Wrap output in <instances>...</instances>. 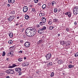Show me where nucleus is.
<instances>
[{
    "label": "nucleus",
    "mask_w": 78,
    "mask_h": 78,
    "mask_svg": "<svg viewBox=\"0 0 78 78\" xmlns=\"http://www.w3.org/2000/svg\"><path fill=\"white\" fill-rule=\"evenodd\" d=\"M26 34L29 37H31L32 36V34L31 31V29L30 27L28 28L26 30Z\"/></svg>",
    "instance_id": "obj_1"
},
{
    "label": "nucleus",
    "mask_w": 78,
    "mask_h": 78,
    "mask_svg": "<svg viewBox=\"0 0 78 78\" xmlns=\"http://www.w3.org/2000/svg\"><path fill=\"white\" fill-rule=\"evenodd\" d=\"M73 13L75 15H77L78 13V8L75 7L73 9Z\"/></svg>",
    "instance_id": "obj_2"
},
{
    "label": "nucleus",
    "mask_w": 78,
    "mask_h": 78,
    "mask_svg": "<svg viewBox=\"0 0 78 78\" xmlns=\"http://www.w3.org/2000/svg\"><path fill=\"white\" fill-rule=\"evenodd\" d=\"M30 31H31V33L32 34V36H33L36 34L37 31L36 30L34 29L33 28H30Z\"/></svg>",
    "instance_id": "obj_3"
},
{
    "label": "nucleus",
    "mask_w": 78,
    "mask_h": 78,
    "mask_svg": "<svg viewBox=\"0 0 78 78\" xmlns=\"http://www.w3.org/2000/svg\"><path fill=\"white\" fill-rule=\"evenodd\" d=\"M6 73L9 74V73H10L11 74H13V73H14V71H13L12 69H9L6 71Z\"/></svg>",
    "instance_id": "obj_4"
},
{
    "label": "nucleus",
    "mask_w": 78,
    "mask_h": 78,
    "mask_svg": "<svg viewBox=\"0 0 78 78\" xmlns=\"http://www.w3.org/2000/svg\"><path fill=\"white\" fill-rule=\"evenodd\" d=\"M45 57H46L47 60H48L51 58V54H48V55H46Z\"/></svg>",
    "instance_id": "obj_5"
},
{
    "label": "nucleus",
    "mask_w": 78,
    "mask_h": 78,
    "mask_svg": "<svg viewBox=\"0 0 78 78\" xmlns=\"http://www.w3.org/2000/svg\"><path fill=\"white\" fill-rule=\"evenodd\" d=\"M13 19H15V16H12L9 17L8 20L10 22H11V21Z\"/></svg>",
    "instance_id": "obj_6"
},
{
    "label": "nucleus",
    "mask_w": 78,
    "mask_h": 78,
    "mask_svg": "<svg viewBox=\"0 0 78 78\" xmlns=\"http://www.w3.org/2000/svg\"><path fill=\"white\" fill-rule=\"evenodd\" d=\"M28 7L27 6H25L23 8V12H27L28 11Z\"/></svg>",
    "instance_id": "obj_7"
},
{
    "label": "nucleus",
    "mask_w": 78,
    "mask_h": 78,
    "mask_svg": "<svg viewBox=\"0 0 78 78\" xmlns=\"http://www.w3.org/2000/svg\"><path fill=\"white\" fill-rule=\"evenodd\" d=\"M29 65V63L28 62H23L22 64V66L23 67H25V66H28Z\"/></svg>",
    "instance_id": "obj_8"
},
{
    "label": "nucleus",
    "mask_w": 78,
    "mask_h": 78,
    "mask_svg": "<svg viewBox=\"0 0 78 78\" xmlns=\"http://www.w3.org/2000/svg\"><path fill=\"white\" fill-rule=\"evenodd\" d=\"M30 45V43L29 42L27 41L24 44V45L26 47H28Z\"/></svg>",
    "instance_id": "obj_9"
},
{
    "label": "nucleus",
    "mask_w": 78,
    "mask_h": 78,
    "mask_svg": "<svg viewBox=\"0 0 78 78\" xmlns=\"http://www.w3.org/2000/svg\"><path fill=\"white\" fill-rule=\"evenodd\" d=\"M21 70V69L20 68H15V70L16 71V72H17L18 73H19V72H20Z\"/></svg>",
    "instance_id": "obj_10"
},
{
    "label": "nucleus",
    "mask_w": 78,
    "mask_h": 78,
    "mask_svg": "<svg viewBox=\"0 0 78 78\" xmlns=\"http://www.w3.org/2000/svg\"><path fill=\"white\" fill-rule=\"evenodd\" d=\"M65 44L66 46H69L70 44V41H68L66 42H65Z\"/></svg>",
    "instance_id": "obj_11"
},
{
    "label": "nucleus",
    "mask_w": 78,
    "mask_h": 78,
    "mask_svg": "<svg viewBox=\"0 0 78 78\" xmlns=\"http://www.w3.org/2000/svg\"><path fill=\"white\" fill-rule=\"evenodd\" d=\"M38 32L39 34H42V33H43V32H44V30L42 29H39Z\"/></svg>",
    "instance_id": "obj_12"
},
{
    "label": "nucleus",
    "mask_w": 78,
    "mask_h": 78,
    "mask_svg": "<svg viewBox=\"0 0 78 78\" xmlns=\"http://www.w3.org/2000/svg\"><path fill=\"white\" fill-rule=\"evenodd\" d=\"M25 18L26 20H28L30 19V16L28 15H25Z\"/></svg>",
    "instance_id": "obj_13"
},
{
    "label": "nucleus",
    "mask_w": 78,
    "mask_h": 78,
    "mask_svg": "<svg viewBox=\"0 0 78 78\" xmlns=\"http://www.w3.org/2000/svg\"><path fill=\"white\" fill-rule=\"evenodd\" d=\"M41 20L42 22H43L45 23L46 22V19L45 17H43L41 19Z\"/></svg>",
    "instance_id": "obj_14"
},
{
    "label": "nucleus",
    "mask_w": 78,
    "mask_h": 78,
    "mask_svg": "<svg viewBox=\"0 0 78 78\" xmlns=\"http://www.w3.org/2000/svg\"><path fill=\"white\" fill-rule=\"evenodd\" d=\"M58 64H62V63H63V61L62 60H60L58 61Z\"/></svg>",
    "instance_id": "obj_15"
},
{
    "label": "nucleus",
    "mask_w": 78,
    "mask_h": 78,
    "mask_svg": "<svg viewBox=\"0 0 78 78\" xmlns=\"http://www.w3.org/2000/svg\"><path fill=\"white\" fill-rule=\"evenodd\" d=\"M43 42V41L42 40H40L38 41L37 42V44H42Z\"/></svg>",
    "instance_id": "obj_16"
},
{
    "label": "nucleus",
    "mask_w": 78,
    "mask_h": 78,
    "mask_svg": "<svg viewBox=\"0 0 78 78\" xmlns=\"http://www.w3.org/2000/svg\"><path fill=\"white\" fill-rule=\"evenodd\" d=\"M40 25H45V23L43 21H42L40 23Z\"/></svg>",
    "instance_id": "obj_17"
},
{
    "label": "nucleus",
    "mask_w": 78,
    "mask_h": 78,
    "mask_svg": "<svg viewBox=\"0 0 78 78\" xmlns=\"http://www.w3.org/2000/svg\"><path fill=\"white\" fill-rule=\"evenodd\" d=\"M61 45H64L65 44H66V42L64 41H61L60 43Z\"/></svg>",
    "instance_id": "obj_18"
},
{
    "label": "nucleus",
    "mask_w": 78,
    "mask_h": 78,
    "mask_svg": "<svg viewBox=\"0 0 78 78\" xmlns=\"http://www.w3.org/2000/svg\"><path fill=\"white\" fill-rule=\"evenodd\" d=\"M74 67V66H73L72 65H69L68 66V67L70 69H71V68H73Z\"/></svg>",
    "instance_id": "obj_19"
},
{
    "label": "nucleus",
    "mask_w": 78,
    "mask_h": 78,
    "mask_svg": "<svg viewBox=\"0 0 78 78\" xmlns=\"http://www.w3.org/2000/svg\"><path fill=\"white\" fill-rule=\"evenodd\" d=\"M9 35L10 37H13V34H12V33H10Z\"/></svg>",
    "instance_id": "obj_20"
},
{
    "label": "nucleus",
    "mask_w": 78,
    "mask_h": 78,
    "mask_svg": "<svg viewBox=\"0 0 78 78\" xmlns=\"http://www.w3.org/2000/svg\"><path fill=\"white\" fill-rule=\"evenodd\" d=\"M42 9H45V8H46V5L44 4L43 5L42 7Z\"/></svg>",
    "instance_id": "obj_21"
},
{
    "label": "nucleus",
    "mask_w": 78,
    "mask_h": 78,
    "mask_svg": "<svg viewBox=\"0 0 78 78\" xmlns=\"http://www.w3.org/2000/svg\"><path fill=\"white\" fill-rule=\"evenodd\" d=\"M16 65H13L12 66H9V68H10V69H12V68L14 67H16Z\"/></svg>",
    "instance_id": "obj_22"
},
{
    "label": "nucleus",
    "mask_w": 78,
    "mask_h": 78,
    "mask_svg": "<svg viewBox=\"0 0 78 78\" xmlns=\"http://www.w3.org/2000/svg\"><path fill=\"white\" fill-rule=\"evenodd\" d=\"M40 17H42V16H44V13H41L39 14Z\"/></svg>",
    "instance_id": "obj_23"
},
{
    "label": "nucleus",
    "mask_w": 78,
    "mask_h": 78,
    "mask_svg": "<svg viewBox=\"0 0 78 78\" xmlns=\"http://www.w3.org/2000/svg\"><path fill=\"white\" fill-rule=\"evenodd\" d=\"M8 43L9 44H11L12 43V40H10L8 41Z\"/></svg>",
    "instance_id": "obj_24"
},
{
    "label": "nucleus",
    "mask_w": 78,
    "mask_h": 78,
    "mask_svg": "<svg viewBox=\"0 0 78 78\" xmlns=\"http://www.w3.org/2000/svg\"><path fill=\"white\" fill-rule=\"evenodd\" d=\"M23 59L22 58H19L18 59V61H20V62H21V61H22Z\"/></svg>",
    "instance_id": "obj_25"
},
{
    "label": "nucleus",
    "mask_w": 78,
    "mask_h": 78,
    "mask_svg": "<svg viewBox=\"0 0 78 78\" xmlns=\"http://www.w3.org/2000/svg\"><path fill=\"white\" fill-rule=\"evenodd\" d=\"M48 66H52L53 65V63H52V62H50L48 64Z\"/></svg>",
    "instance_id": "obj_26"
},
{
    "label": "nucleus",
    "mask_w": 78,
    "mask_h": 78,
    "mask_svg": "<svg viewBox=\"0 0 78 78\" xmlns=\"http://www.w3.org/2000/svg\"><path fill=\"white\" fill-rule=\"evenodd\" d=\"M54 27H53L52 26H51L50 27H49V28L50 29V30H53V28H54Z\"/></svg>",
    "instance_id": "obj_27"
},
{
    "label": "nucleus",
    "mask_w": 78,
    "mask_h": 78,
    "mask_svg": "<svg viewBox=\"0 0 78 78\" xmlns=\"http://www.w3.org/2000/svg\"><path fill=\"white\" fill-rule=\"evenodd\" d=\"M48 24L49 25H51L52 24V22L51 21H48Z\"/></svg>",
    "instance_id": "obj_28"
},
{
    "label": "nucleus",
    "mask_w": 78,
    "mask_h": 78,
    "mask_svg": "<svg viewBox=\"0 0 78 78\" xmlns=\"http://www.w3.org/2000/svg\"><path fill=\"white\" fill-rule=\"evenodd\" d=\"M41 29L42 30H46V27L45 26L43 27Z\"/></svg>",
    "instance_id": "obj_29"
},
{
    "label": "nucleus",
    "mask_w": 78,
    "mask_h": 78,
    "mask_svg": "<svg viewBox=\"0 0 78 78\" xmlns=\"http://www.w3.org/2000/svg\"><path fill=\"white\" fill-rule=\"evenodd\" d=\"M53 76H54V73L52 72L51 74V77H52Z\"/></svg>",
    "instance_id": "obj_30"
},
{
    "label": "nucleus",
    "mask_w": 78,
    "mask_h": 78,
    "mask_svg": "<svg viewBox=\"0 0 78 78\" xmlns=\"http://www.w3.org/2000/svg\"><path fill=\"white\" fill-rule=\"evenodd\" d=\"M68 17H71V14H70V12H69L68 14Z\"/></svg>",
    "instance_id": "obj_31"
},
{
    "label": "nucleus",
    "mask_w": 78,
    "mask_h": 78,
    "mask_svg": "<svg viewBox=\"0 0 78 78\" xmlns=\"http://www.w3.org/2000/svg\"><path fill=\"white\" fill-rule=\"evenodd\" d=\"M32 11H33V12H35L36 11V10H35L34 8H33L32 9Z\"/></svg>",
    "instance_id": "obj_32"
},
{
    "label": "nucleus",
    "mask_w": 78,
    "mask_h": 78,
    "mask_svg": "<svg viewBox=\"0 0 78 78\" xmlns=\"http://www.w3.org/2000/svg\"><path fill=\"white\" fill-rule=\"evenodd\" d=\"M38 1H39V0H34V1L35 3H37V2H38Z\"/></svg>",
    "instance_id": "obj_33"
},
{
    "label": "nucleus",
    "mask_w": 78,
    "mask_h": 78,
    "mask_svg": "<svg viewBox=\"0 0 78 78\" xmlns=\"http://www.w3.org/2000/svg\"><path fill=\"white\" fill-rule=\"evenodd\" d=\"M55 3H56V2H54V1H53L52 2V6L54 5L55 4Z\"/></svg>",
    "instance_id": "obj_34"
},
{
    "label": "nucleus",
    "mask_w": 78,
    "mask_h": 78,
    "mask_svg": "<svg viewBox=\"0 0 78 78\" xmlns=\"http://www.w3.org/2000/svg\"><path fill=\"white\" fill-rule=\"evenodd\" d=\"M57 11H58V10H57V9H54V12H57Z\"/></svg>",
    "instance_id": "obj_35"
},
{
    "label": "nucleus",
    "mask_w": 78,
    "mask_h": 78,
    "mask_svg": "<svg viewBox=\"0 0 78 78\" xmlns=\"http://www.w3.org/2000/svg\"><path fill=\"white\" fill-rule=\"evenodd\" d=\"M6 54V53H5V52L4 51H3V54H2V56H5V55Z\"/></svg>",
    "instance_id": "obj_36"
},
{
    "label": "nucleus",
    "mask_w": 78,
    "mask_h": 78,
    "mask_svg": "<svg viewBox=\"0 0 78 78\" xmlns=\"http://www.w3.org/2000/svg\"><path fill=\"white\" fill-rule=\"evenodd\" d=\"M75 57H77V56H78V53L77 52L76 53V54L75 55Z\"/></svg>",
    "instance_id": "obj_37"
},
{
    "label": "nucleus",
    "mask_w": 78,
    "mask_h": 78,
    "mask_svg": "<svg viewBox=\"0 0 78 78\" xmlns=\"http://www.w3.org/2000/svg\"><path fill=\"white\" fill-rule=\"evenodd\" d=\"M15 13V12H14V11H12L11 12V14H14Z\"/></svg>",
    "instance_id": "obj_38"
},
{
    "label": "nucleus",
    "mask_w": 78,
    "mask_h": 78,
    "mask_svg": "<svg viewBox=\"0 0 78 78\" xmlns=\"http://www.w3.org/2000/svg\"><path fill=\"white\" fill-rule=\"evenodd\" d=\"M36 27L37 28H39V27H40V25L37 24L36 25Z\"/></svg>",
    "instance_id": "obj_39"
},
{
    "label": "nucleus",
    "mask_w": 78,
    "mask_h": 78,
    "mask_svg": "<svg viewBox=\"0 0 78 78\" xmlns=\"http://www.w3.org/2000/svg\"><path fill=\"white\" fill-rule=\"evenodd\" d=\"M12 1V3L13 4L15 2V0H11Z\"/></svg>",
    "instance_id": "obj_40"
},
{
    "label": "nucleus",
    "mask_w": 78,
    "mask_h": 78,
    "mask_svg": "<svg viewBox=\"0 0 78 78\" xmlns=\"http://www.w3.org/2000/svg\"><path fill=\"white\" fill-rule=\"evenodd\" d=\"M54 21L55 22H56L58 21V20H57L56 19H55L54 20Z\"/></svg>",
    "instance_id": "obj_41"
},
{
    "label": "nucleus",
    "mask_w": 78,
    "mask_h": 78,
    "mask_svg": "<svg viewBox=\"0 0 78 78\" xmlns=\"http://www.w3.org/2000/svg\"><path fill=\"white\" fill-rule=\"evenodd\" d=\"M8 3H12V2L11 1V0H8Z\"/></svg>",
    "instance_id": "obj_42"
},
{
    "label": "nucleus",
    "mask_w": 78,
    "mask_h": 78,
    "mask_svg": "<svg viewBox=\"0 0 78 78\" xmlns=\"http://www.w3.org/2000/svg\"><path fill=\"white\" fill-rule=\"evenodd\" d=\"M74 25H77V22H76V21H75L74 23Z\"/></svg>",
    "instance_id": "obj_43"
},
{
    "label": "nucleus",
    "mask_w": 78,
    "mask_h": 78,
    "mask_svg": "<svg viewBox=\"0 0 78 78\" xmlns=\"http://www.w3.org/2000/svg\"><path fill=\"white\" fill-rule=\"evenodd\" d=\"M41 2H39L38 4V6H40L41 5Z\"/></svg>",
    "instance_id": "obj_44"
},
{
    "label": "nucleus",
    "mask_w": 78,
    "mask_h": 78,
    "mask_svg": "<svg viewBox=\"0 0 78 78\" xmlns=\"http://www.w3.org/2000/svg\"><path fill=\"white\" fill-rule=\"evenodd\" d=\"M66 31H67L68 32H69V29L68 28H66Z\"/></svg>",
    "instance_id": "obj_45"
},
{
    "label": "nucleus",
    "mask_w": 78,
    "mask_h": 78,
    "mask_svg": "<svg viewBox=\"0 0 78 78\" xmlns=\"http://www.w3.org/2000/svg\"><path fill=\"white\" fill-rule=\"evenodd\" d=\"M18 53L20 54L22 53V51H19Z\"/></svg>",
    "instance_id": "obj_46"
},
{
    "label": "nucleus",
    "mask_w": 78,
    "mask_h": 78,
    "mask_svg": "<svg viewBox=\"0 0 78 78\" xmlns=\"http://www.w3.org/2000/svg\"><path fill=\"white\" fill-rule=\"evenodd\" d=\"M23 40H20V42L21 43H23Z\"/></svg>",
    "instance_id": "obj_47"
},
{
    "label": "nucleus",
    "mask_w": 78,
    "mask_h": 78,
    "mask_svg": "<svg viewBox=\"0 0 78 78\" xmlns=\"http://www.w3.org/2000/svg\"><path fill=\"white\" fill-rule=\"evenodd\" d=\"M19 75H21L22 73H20V72L19 73Z\"/></svg>",
    "instance_id": "obj_48"
},
{
    "label": "nucleus",
    "mask_w": 78,
    "mask_h": 78,
    "mask_svg": "<svg viewBox=\"0 0 78 78\" xmlns=\"http://www.w3.org/2000/svg\"><path fill=\"white\" fill-rule=\"evenodd\" d=\"M12 54H11V52H10L9 53V55H11Z\"/></svg>",
    "instance_id": "obj_49"
},
{
    "label": "nucleus",
    "mask_w": 78,
    "mask_h": 78,
    "mask_svg": "<svg viewBox=\"0 0 78 78\" xmlns=\"http://www.w3.org/2000/svg\"><path fill=\"white\" fill-rule=\"evenodd\" d=\"M69 14V12H66L65 13V15H68V14Z\"/></svg>",
    "instance_id": "obj_50"
},
{
    "label": "nucleus",
    "mask_w": 78,
    "mask_h": 78,
    "mask_svg": "<svg viewBox=\"0 0 78 78\" xmlns=\"http://www.w3.org/2000/svg\"><path fill=\"white\" fill-rule=\"evenodd\" d=\"M60 11H61V9H59L58 10V11L59 12H60Z\"/></svg>",
    "instance_id": "obj_51"
},
{
    "label": "nucleus",
    "mask_w": 78,
    "mask_h": 78,
    "mask_svg": "<svg viewBox=\"0 0 78 78\" xmlns=\"http://www.w3.org/2000/svg\"><path fill=\"white\" fill-rule=\"evenodd\" d=\"M6 60H7V61H9V58H7L6 59Z\"/></svg>",
    "instance_id": "obj_52"
},
{
    "label": "nucleus",
    "mask_w": 78,
    "mask_h": 78,
    "mask_svg": "<svg viewBox=\"0 0 78 78\" xmlns=\"http://www.w3.org/2000/svg\"><path fill=\"white\" fill-rule=\"evenodd\" d=\"M58 37H59V36H60V34H58Z\"/></svg>",
    "instance_id": "obj_53"
},
{
    "label": "nucleus",
    "mask_w": 78,
    "mask_h": 78,
    "mask_svg": "<svg viewBox=\"0 0 78 78\" xmlns=\"http://www.w3.org/2000/svg\"><path fill=\"white\" fill-rule=\"evenodd\" d=\"M7 6H10V4H7Z\"/></svg>",
    "instance_id": "obj_54"
},
{
    "label": "nucleus",
    "mask_w": 78,
    "mask_h": 78,
    "mask_svg": "<svg viewBox=\"0 0 78 78\" xmlns=\"http://www.w3.org/2000/svg\"><path fill=\"white\" fill-rule=\"evenodd\" d=\"M6 78H9V76H8L6 77Z\"/></svg>",
    "instance_id": "obj_55"
},
{
    "label": "nucleus",
    "mask_w": 78,
    "mask_h": 78,
    "mask_svg": "<svg viewBox=\"0 0 78 78\" xmlns=\"http://www.w3.org/2000/svg\"><path fill=\"white\" fill-rule=\"evenodd\" d=\"M17 19H19V17L18 16V17H17Z\"/></svg>",
    "instance_id": "obj_56"
},
{
    "label": "nucleus",
    "mask_w": 78,
    "mask_h": 78,
    "mask_svg": "<svg viewBox=\"0 0 78 78\" xmlns=\"http://www.w3.org/2000/svg\"><path fill=\"white\" fill-rule=\"evenodd\" d=\"M36 73H37V74H38L39 73V72H36Z\"/></svg>",
    "instance_id": "obj_57"
},
{
    "label": "nucleus",
    "mask_w": 78,
    "mask_h": 78,
    "mask_svg": "<svg viewBox=\"0 0 78 78\" xmlns=\"http://www.w3.org/2000/svg\"><path fill=\"white\" fill-rule=\"evenodd\" d=\"M24 30V29H22V31H23Z\"/></svg>",
    "instance_id": "obj_58"
},
{
    "label": "nucleus",
    "mask_w": 78,
    "mask_h": 78,
    "mask_svg": "<svg viewBox=\"0 0 78 78\" xmlns=\"http://www.w3.org/2000/svg\"><path fill=\"white\" fill-rule=\"evenodd\" d=\"M17 25H19V24H16V26H17Z\"/></svg>",
    "instance_id": "obj_59"
},
{
    "label": "nucleus",
    "mask_w": 78,
    "mask_h": 78,
    "mask_svg": "<svg viewBox=\"0 0 78 78\" xmlns=\"http://www.w3.org/2000/svg\"><path fill=\"white\" fill-rule=\"evenodd\" d=\"M24 59H27V58H26V57H24Z\"/></svg>",
    "instance_id": "obj_60"
},
{
    "label": "nucleus",
    "mask_w": 78,
    "mask_h": 78,
    "mask_svg": "<svg viewBox=\"0 0 78 78\" xmlns=\"http://www.w3.org/2000/svg\"><path fill=\"white\" fill-rule=\"evenodd\" d=\"M69 63H71V64H72V61L70 62Z\"/></svg>",
    "instance_id": "obj_61"
},
{
    "label": "nucleus",
    "mask_w": 78,
    "mask_h": 78,
    "mask_svg": "<svg viewBox=\"0 0 78 78\" xmlns=\"http://www.w3.org/2000/svg\"><path fill=\"white\" fill-rule=\"evenodd\" d=\"M44 37V36H43V37Z\"/></svg>",
    "instance_id": "obj_62"
},
{
    "label": "nucleus",
    "mask_w": 78,
    "mask_h": 78,
    "mask_svg": "<svg viewBox=\"0 0 78 78\" xmlns=\"http://www.w3.org/2000/svg\"><path fill=\"white\" fill-rule=\"evenodd\" d=\"M54 3H55V4H56V3H55V2H54Z\"/></svg>",
    "instance_id": "obj_63"
}]
</instances>
